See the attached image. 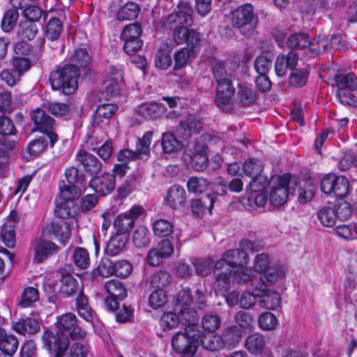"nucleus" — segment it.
I'll return each instance as SVG.
<instances>
[{"label": "nucleus", "instance_id": "f704fd0d", "mask_svg": "<svg viewBox=\"0 0 357 357\" xmlns=\"http://www.w3.org/2000/svg\"><path fill=\"white\" fill-rule=\"evenodd\" d=\"M252 287V292L250 291H245L242 294L239 300V305L242 308L250 309L256 303V298H259V296L264 292L263 286H258L256 284L251 285Z\"/></svg>", "mask_w": 357, "mask_h": 357}, {"label": "nucleus", "instance_id": "a878e982", "mask_svg": "<svg viewBox=\"0 0 357 357\" xmlns=\"http://www.w3.org/2000/svg\"><path fill=\"white\" fill-rule=\"evenodd\" d=\"M186 192L185 189L178 185L172 186L166 197V202L173 209H178L185 203Z\"/></svg>", "mask_w": 357, "mask_h": 357}, {"label": "nucleus", "instance_id": "49530a36", "mask_svg": "<svg viewBox=\"0 0 357 357\" xmlns=\"http://www.w3.org/2000/svg\"><path fill=\"white\" fill-rule=\"evenodd\" d=\"M38 33V28L32 21H24L20 23L17 35L22 40H33Z\"/></svg>", "mask_w": 357, "mask_h": 357}, {"label": "nucleus", "instance_id": "9d476101", "mask_svg": "<svg viewBox=\"0 0 357 357\" xmlns=\"http://www.w3.org/2000/svg\"><path fill=\"white\" fill-rule=\"evenodd\" d=\"M42 340L43 347L50 353H54L55 354L54 357H61L70 345L69 338L57 331L56 333L50 330L45 331L43 335Z\"/></svg>", "mask_w": 357, "mask_h": 357}, {"label": "nucleus", "instance_id": "09e8293b", "mask_svg": "<svg viewBox=\"0 0 357 357\" xmlns=\"http://www.w3.org/2000/svg\"><path fill=\"white\" fill-rule=\"evenodd\" d=\"M65 175L68 183L78 185L84 190L86 189L85 175L77 167L67 168L65 171Z\"/></svg>", "mask_w": 357, "mask_h": 357}, {"label": "nucleus", "instance_id": "58836bf2", "mask_svg": "<svg viewBox=\"0 0 357 357\" xmlns=\"http://www.w3.org/2000/svg\"><path fill=\"white\" fill-rule=\"evenodd\" d=\"M140 11L138 4L134 2H128L122 6L116 14V17L120 21L132 20L137 17Z\"/></svg>", "mask_w": 357, "mask_h": 357}, {"label": "nucleus", "instance_id": "9b49d317", "mask_svg": "<svg viewBox=\"0 0 357 357\" xmlns=\"http://www.w3.org/2000/svg\"><path fill=\"white\" fill-rule=\"evenodd\" d=\"M239 338L240 335L235 334L232 329H228L225 331L222 337L214 334V333H203L201 331L199 344L206 350L216 351L222 348L223 341L230 342L231 340L232 342H237Z\"/></svg>", "mask_w": 357, "mask_h": 357}, {"label": "nucleus", "instance_id": "864d4df0", "mask_svg": "<svg viewBox=\"0 0 357 357\" xmlns=\"http://www.w3.org/2000/svg\"><path fill=\"white\" fill-rule=\"evenodd\" d=\"M287 45L290 49H305L309 45V35L305 33H293L288 37Z\"/></svg>", "mask_w": 357, "mask_h": 357}, {"label": "nucleus", "instance_id": "2f4dec72", "mask_svg": "<svg viewBox=\"0 0 357 357\" xmlns=\"http://www.w3.org/2000/svg\"><path fill=\"white\" fill-rule=\"evenodd\" d=\"M162 153L172 155L181 151L183 146L181 141L178 140L171 132L162 133L161 137Z\"/></svg>", "mask_w": 357, "mask_h": 357}, {"label": "nucleus", "instance_id": "680f3d73", "mask_svg": "<svg viewBox=\"0 0 357 357\" xmlns=\"http://www.w3.org/2000/svg\"><path fill=\"white\" fill-rule=\"evenodd\" d=\"M190 57H192V53L189 50V48L182 47L179 50L174 52V60L175 70H180L184 68Z\"/></svg>", "mask_w": 357, "mask_h": 357}, {"label": "nucleus", "instance_id": "20e7f679", "mask_svg": "<svg viewBox=\"0 0 357 357\" xmlns=\"http://www.w3.org/2000/svg\"><path fill=\"white\" fill-rule=\"evenodd\" d=\"M231 21L233 26L243 36L249 37L254 33L259 19L254 13L253 6L250 3H245L232 12Z\"/></svg>", "mask_w": 357, "mask_h": 357}, {"label": "nucleus", "instance_id": "f03ea898", "mask_svg": "<svg viewBox=\"0 0 357 357\" xmlns=\"http://www.w3.org/2000/svg\"><path fill=\"white\" fill-rule=\"evenodd\" d=\"M79 76L80 70L78 66L66 64L50 73V81L54 90H59L63 94L70 95L77 89V79Z\"/></svg>", "mask_w": 357, "mask_h": 357}, {"label": "nucleus", "instance_id": "e433bc0d", "mask_svg": "<svg viewBox=\"0 0 357 357\" xmlns=\"http://www.w3.org/2000/svg\"><path fill=\"white\" fill-rule=\"evenodd\" d=\"M60 198L63 201L74 202L81 195L82 189L81 187L74 184H66L64 181L59 183Z\"/></svg>", "mask_w": 357, "mask_h": 357}, {"label": "nucleus", "instance_id": "79ce46f5", "mask_svg": "<svg viewBox=\"0 0 357 357\" xmlns=\"http://www.w3.org/2000/svg\"><path fill=\"white\" fill-rule=\"evenodd\" d=\"M114 226L116 233L129 235L134 226V222L132 218L126 214V213H121L115 218Z\"/></svg>", "mask_w": 357, "mask_h": 357}, {"label": "nucleus", "instance_id": "aec40b11", "mask_svg": "<svg viewBox=\"0 0 357 357\" xmlns=\"http://www.w3.org/2000/svg\"><path fill=\"white\" fill-rule=\"evenodd\" d=\"M259 278H252L251 275L250 285L263 286L264 292L268 286L275 284L280 278L284 276V273L280 268L271 266L263 271Z\"/></svg>", "mask_w": 357, "mask_h": 357}, {"label": "nucleus", "instance_id": "cd10ccee", "mask_svg": "<svg viewBox=\"0 0 357 357\" xmlns=\"http://www.w3.org/2000/svg\"><path fill=\"white\" fill-rule=\"evenodd\" d=\"M245 349L253 355H261L265 351L266 341L265 337L259 333L249 335L245 340Z\"/></svg>", "mask_w": 357, "mask_h": 357}, {"label": "nucleus", "instance_id": "2eb2a0df", "mask_svg": "<svg viewBox=\"0 0 357 357\" xmlns=\"http://www.w3.org/2000/svg\"><path fill=\"white\" fill-rule=\"evenodd\" d=\"M20 219V215L13 211L0 228L1 240L9 248H14L15 245V228Z\"/></svg>", "mask_w": 357, "mask_h": 357}, {"label": "nucleus", "instance_id": "4468645a", "mask_svg": "<svg viewBox=\"0 0 357 357\" xmlns=\"http://www.w3.org/2000/svg\"><path fill=\"white\" fill-rule=\"evenodd\" d=\"M206 147L201 144L196 143L193 149L185 150L183 158L185 161L188 158L191 167L197 172H202L206 169L208 159L206 153Z\"/></svg>", "mask_w": 357, "mask_h": 357}, {"label": "nucleus", "instance_id": "774afa93", "mask_svg": "<svg viewBox=\"0 0 357 357\" xmlns=\"http://www.w3.org/2000/svg\"><path fill=\"white\" fill-rule=\"evenodd\" d=\"M173 226L170 222L164 219L156 220L153 223V230L155 236L165 237L172 233Z\"/></svg>", "mask_w": 357, "mask_h": 357}, {"label": "nucleus", "instance_id": "b1692460", "mask_svg": "<svg viewBox=\"0 0 357 357\" xmlns=\"http://www.w3.org/2000/svg\"><path fill=\"white\" fill-rule=\"evenodd\" d=\"M165 105L158 102H144L138 106L137 112L146 119H159L165 113Z\"/></svg>", "mask_w": 357, "mask_h": 357}, {"label": "nucleus", "instance_id": "6e6d98bb", "mask_svg": "<svg viewBox=\"0 0 357 357\" xmlns=\"http://www.w3.org/2000/svg\"><path fill=\"white\" fill-rule=\"evenodd\" d=\"M172 281L171 275L165 271L155 272L151 279V284L155 289H164Z\"/></svg>", "mask_w": 357, "mask_h": 357}, {"label": "nucleus", "instance_id": "f3484780", "mask_svg": "<svg viewBox=\"0 0 357 357\" xmlns=\"http://www.w3.org/2000/svg\"><path fill=\"white\" fill-rule=\"evenodd\" d=\"M89 185L96 193L102 196H106L115 188V175L110 173H104L100 176H94L90 180Z\"/></svg>", "mask_w": 357, "mask_h": 357}, {"label": "nucleus", "instance_id": "7c9ffc66", "mask_svg": "<svg viewBox=\"0 0 357 357\" xmlns=\"http://www.w3.org/2000/svg\"><path fill=\"white\" fill-rule=\"evenodd\" d=\"M58 246L54 243L47 240H40L38 242L34 255V261L40 263L48 257L56 254Z\"/></svg>", "mask_w": 357, "mask_h": 357}, {"label": "nucleus", "instance_id": "c03bdc74", "mask_svg": "<svg viewBox=\"0 0 357 357\" xmlns=\"http://www.w3.org/2000/svg\"><path fill=\"white\" fill-rule=\"evenodd\" d=\"M273 55L271 52H264L255 61V68L258 74L268 73L272 66Z\"/></svg>", "mask_w": 357, "mask_h": 357}, {"label": "nucleus", "instance_id": "39448f33", "mask_svg": "<svg viewBox=\"0 0 357 357\" xmlns=\"http://www.w3.org/2000/svg\"><path fill=\"white\" fill-rule=\"evenodd\" d=\"M192 14L193 10L190 4L186 1H181L178 5V11L168 15L163 23L164 26L172 29L174 34L176 31L192 25Z\"/></svg>", "mask_w": 357, "mask_h": 357}, {"label": "nucleus", "instance_id": "4be33fe9", "mask_svg": "<svg viewBox=\"0 0 357 357\" xmlns=\"http://www.w3.org/2000/svg\"><path fill=\"white\" fill-rule=\"evenodd\" d=\"M13 329L20 335H33L40 329V321L35 317H26L13 322Z\"/></svg>", "mask_w": 357, "mask_h": 357}, {"label": "nucleus", "instance_id": "6e6552de", "mask_svg": "<svg viewBox=\"0 0 357 357\" xmlns=\"http://www.w3.org/2000/svg\"><path fill=\"white\" fill-rule=\"evenodd\" d=\"M320 185L324 193L337 198H343L349 193V181L343 176L328 174L322 178Z\"/></svg>", "mask_w": 357, "mask_h": 357}, {"label": "nucleus", "instance_id": "338daca9", "mask_svg": "<svg viewBox=\"0 0 357 357\" xmlns=\"http://www.w3.org/2000/svg\"><path fill=\"white\" fill-rule=\"evenodd\" d=\"M50 142L48 135H43L29 142L27 146V152L31 155H36L41 153Z\"/></svg>", "mask_w": 357, "mask_h": 357}, {"label": "nucleus", "instance_id": "72a5a7b5", "mask_svg": "<svg viewBox=\"0 0 357 357\" xmlns=\"http://www.w3.org/2000/svg\"><path fill=\"white\" fill-rule=\"evenodd\" d=\"M119 107L115 104L107 103L98 106L93 114V125L98 126L104 119H109L118 110Z\"/></svg>", "mask_w": 357, "mask_h": 357}, {"label": "nucleus", "instance_id": "0e129e2a", "mask_svg": "<svg viewBox=\"0 0 357 357\" xmlns=\"http://www.w3.org/2000/svg\"><path fill=\"white\" fill-rule=\"evenodd\" d=\"M202 327L210 333H215L221 324V319L215 313L206 314L202 318Z\"/></svg>", "mask_w": 357, "mask_h": 357}, {"label": "nucleus", "instance_id": "0eeeda50", "mask_svg": "<svg viewBox=\"0 0 357 357\" xmlns=\"http://www.w3.org/2000/svg\"><path fill=\"white\" fill-rule=\"evenodd\" d=\"M55 326L59 333L72 340H81L86 335V332L78 325L77 318L73 312L57 317Z\"/></svg>", "mask_w": 357, "mask_h": 357}, {"label": "nucleus", "instance_id": "e2e57ef3", "mask_svg": "<svg viewBox=\"0 0 357 357\" xmlns=\"http://www.w3.org/2000/svg\"><path fill=\"white\" fill-rule=\"evenodd\" d=\"M16 135L0 134V155L6 156L16 146Z\"/></svg>", "mask_w": 357, "mask_h": 357}, {"label": "nucleus", "instance_id": "603ef678", "mask_svg": "<svg viewBox=\"0 0 357 357\" xmlns=\"http://www.w3.org/2000/svg\"><path fill=\"white\" fill-rule=\"evenodd\" d=\"M320 222L325 227H331L335 225L337 215L335 208L332 207H324L317 213Z\"/></svg>", "mask_w": 357, "mask_h": 357}, {"label": "nucleus", "instance_id": "8fccbe9b", "mask_svg": "<svg viewBox=\"0 0 357 357\" xmlns=\"http://www.w3.org/2000/svg\"><path fill=\"white\" fill-rule=\"evenodd\" d=\"M291 70L289 77V84L294 87H302L305 85L309 76V72L307 68H294Z\"/></svg>", "mask_w": 357, "mask_h": 357}, {"label": "nucleus", "instance_id": "de8ad7c7", "mask_svg": "<svg viewBox=\"0 0 357 357\" xmlns=\"http://www.w3.org/2000/svg\"><path fill=\"white\" fill-rule=\"evenodd\" d=\"M132 241L137 248L146 247L151 242V233L144 226H139L134 231Z\"/></svg>", "mask_w": 357, "mask_h": 357}, {"label": "nucleus", "instance_id": "5fc2aeb1", "mask_svg": "<svg viewBox=\"0 0 357 357\" xmlns=\"http://www.w3.org/2000/svg\"><path fill=\"white\" fill-rule=\"evenodd\" d=\"M328 45V40L325 38V37L319 36L312 41L309 38V45L306 48L309 50L310 56L314 57L324 53Z\"/></svg>", "mask_w": 357, "mask_h": 357}, {"label": "nucleus", "instance_id": "dca6fc26", "mask_svg": "<svg viewBox=\"0 0 357 357\" xmlns=\"http://www.w3.org/2000/svg\"><path fill=\"white\" fill-rule=\"evenodd\" d=\"M235 270L227 266L224 260H218L215 266L213 273L215 276V284L220 291L226 292L230 287L231 278L234 279Z\"/></svg>", "mask_w": 357, "mask_h": 357}, {"label": "nucleus", "instance_id": "1a4fd4ad", "mask_svg": "<svg viewBox=\"0 0 357 357\" xmlns=\"http://www.w3.org/2000/svg\"><path fill=\"white\" fill-rule=\"evenodd\" d=\"M173 40L177 45L187 44L185 48H189L192 58L197 56L202 46V38L199 32L194 29H181L172 34Z\"/></svg>", "mask_w": 357, "mask_h": 357}, {"label": "nucleus", "instance_id": "f8f14e48", "mask_svg": "<svg viewBox=\"0 0 357 357\" xmlns=\"http://www.w3.org/2000/svg\"><path fill=\"white\" fill-rule=\"evenodd\" d=\"M31 119L37 129L48 135L51 147H52L59 139L58 135L52 131L55 123L54 119L41 108H37L31 113Z\"/></svg>", "mask_w": 357, "mask_h": 357}, {"label": "nucleus", "instance_id": "4d7b16f0", "mask_svg": "<svg viewBox=\"0 0 357 357\" xmlns=\"http://www.w3.org/2000/svg\"><path fill=\"white\" fill-rule=\"evenodd\" d=\"M62 29L61 21L56 17L52 18L46 26L45 36L49 40H56L59 38Z\"/></svg>", "mask_w": 357, "mask_h": 357}, {"label": "nucleus", "instance_id": "052dcab7", "mask_svg": "<svg viewBox=\"0 0 357 357\" xmlns=\"http://www.w3.org/2000/svg\"><path fill=\"white\" fill-rule=\"evenodd\" d=\"M73 262L80 269L87 268L90 265L88 251L84 248H77L73 253Z\"/></svg>", "mask_w": 357, "mask_h": 357}, {"label": "nucleus", "instance_id": "473e14b6", "mask_svg": "<svg viewBox=\"0 0 357 357\" xmlns=\"http://www.w3.org/2000/svg\"><path fill=\"white\" fill-rule=\"evenodd\" d=\"M129 235L115 233L107 243L105 252L107 255L114 257L120 254L126 247Z\"/></svg>", "mask_w": 357, "mask_h": 357}, {"label": "nucleus", "instance_id": "bb28decb", "mask_svg": "<svg viewBox=\"0 0 357 357\" xmlns=\"http://www.w3.org/2000/svg\"><path fill=\"white\" fill-rule=\"evenodd\" d=\"M153 135V131L146 132L136 142L135 151H133L138 160L146 161L151 155L150 145Z\"/></svg>", "mask_w": 357, "mask_h": 357}, {"label": "nucleus", "instance_id": "69168bd1", "mask_svg": "<svg viewBox=\"0 0 357 357\" xmlns=\"http://www.w3.org/2000/svg\"><path fill=\"white\" fill-rule=\"evenodd\" d=\"M38 299L39 293L38 289L33 287H27L23 291L21 300L18 304L22 307H28Z\"/></svg>", "mask_w": 357, "mask_h": 357}, {"label": "nucleus", "instance_id": "c85d7f7f", "mask_svg": "<svg viewBox=\"0 0 357 357\" xmlns=\"http://www.w3.org/2000/svg\"><path fill=\"white\" fill-rule=\"evenodd\" d=\"M257 100V94L253 89L245 83H239L237 86L236 102L242 107L253 105Z\"/></svg>", "mask_w": 357, "mask_h": 357}, {"label": "nucleus", "instance_id": "f257e3e1", "mask_svg": "<svg viewBox=\"0 0 357 357\" xmlns=\"http://www.w3.org/2000/svg\"><path fill=\"white\" fill-rule=\"evenodd\" d=\"M241 249H231L226 251L222 259L227 266H229L234 271V280L238 283H245L251 279L252 271L246 267L249 261V257L246 251L252 252H259L262 246L258 242H252L248 239H242L239 243Z\"/></svg>", "mask_w": 357, "mask_h": 357}, {"label": "nucleus", "instance_id": "ea45409f", "mask_svg": "<svg viewBox=\"0 0 357 357\" xmlns=\"http://www.w3.org/2000/svg\"><path fill=\"white\" fill-rule=\"evenodd\" d=\"M108 76L114 83L107 86V91L111 94H115L119 91V83L123 82V70L120 67L110 66L108 70Z\"/></svg>", "mask_w": 357, "mask_h": 357}, {"label": "nucleus", "instance_id": "a18cd8bd", "mask_svg": "<svg viewBox=\"0 0 357 357\" xmlns=\"http://www.w3.org/2000/svg\"><path fill=\"white\" fill-rule=\"evenodd\" d=\"M210 185L208 180L204 177L191 176L187 182V188L190 193L202 194Z\"/></svg>", "mask_w": 357, "mask_h": 357}, {"label": "nucleus", "instance_id": "423d86ee", "mask_svg": "<svg viewBox=\"0 0 357 357\" xmlns=\"http://www.w3.org/2000/svg\"><path fill=\"white\" fill-rule=\"evenodd\" d=\"M73 268L71 265L66 264L59 268L56 272V282L59 284V293L65 298L75 296L80 290L78 280L72 275Z\"/></svg>", "mask_w": 357, "mask_h": 357}, {"label": "nucleus", "instance_id": "13d9d810", "mask_svg": "<svg viewBox=\"0 0 357 357\" xmlns=\"http://www.w3.org/2000/svg\"><path fill=\"white\" fill-rule=\"evenodd\" d=\"M298 199L301 204L310 201L314 195L316 187L311 181H305L298 190Z\"/></svg>", "mask_w": 357, "mask_h": 357}, {"label": "nucleus", "instance_id": "393cba45", "mask_svg": "<svg viewBox=\"0 0 357 357\" xmlns=\"http://www.w3.org/2000/svg\"><path fill=\"white\" fill-rule=\"evenodd\" d=\"M75 310L80 317L87 322L93 323L95 312L89 304L88 298L85 296L84 290H80L75 298Z\"/></svg>", "mask_w": 357, "mask_h": 357}, {"label": "nucleus", "instance_id": "bf43d9fd", "mask_svg": "<svg viewBox=\"0 0 357 357\" xmlns=\"http://www.w3.org/2000/svg\"><path fill=\"white\" fill-rule=\"evenodd\" d=\"M168 301L166 291L164 289H155L149 297V305L153 309L162 307Z\"/></svg>", "mask_w": 357, "mask_h": 357}, {"label": "nucleus", "instance_id": "7ed1b4c3", "mask_svg": "<svg viewBox=\"0 0 357 357\" xmlns=\"http://www.w3.org/2000/svg\"><path fill=\"white\" fill-rule=\"evenodd\" d=\"M201 331L197 324H190L184 331L177 332L172 339L173 349L178 354L191 357L199 344Z\"/></svg>", "mask_w": 357, "mask_h": 357}, {"label": "nucleus", "instance_id": "ddd939ff", "mask_svg": "<svg viewBox=\"0 0 357 357\" xmlns=\"http://www.w3.org/2000/svg\"><path fill=\"white\" fill-rule=\"evenodd\" d=\"M235 93V89L231 79H223L217 82L215 104L221 109L229 112L233 107L232 97Z\"/></svg>", "mask_w": 357, "mask_h": 357}, {"label": "nucleus", "instance_id": "4c0bfd02", "mask_svg": "<svg viewBox=\"0 0 357 357\" xmlns=\"http://www.w3.org/2000/svg\"><path fill=\"white\" fill-rule=\"evenodd\" d=\"M259 298V304L261 308L275 310L280 305V296L276 291H269L266 289V291Z\"/></svg>", "mask_w": 357, "mask_h": 357}, {"label": "nucleus", "instance_id": "412c9836", "mask_svg": "<svg viewBox=\"0 0 357 357\" xmlns=\"http://www.w3.org/2000/svg\"><path fill=\"white\" fill-rule=\"evenodd\" d=\"M289 179L283 177L280 179L279 183L271 189L269 201L272 205L279 206L287 202L289 197Z\"/></svg>", "mask_w": 357, "mask_h": 357}, {"label": "nucleus", "instance_id": "5701e85b", "mask_svg": "<svg viewBox=\"0 0 357 357\" xmlns=\"http://www.w3.org/2000/svg\"><path fill=\"white\" fill-rule=\"evenodd\" d=\"M298 62V54L294 51H290L287 55H279L275 62V71L278 77L284 76L287 70H293Z\"/></svg>", "mask_w": 357, "mask_h": 357}, {"label": "nucleus", "instance_id": "c9c22d12", "mask_svg": "<svg viewBox=\"0 0 357 357\" xmlns=\"http://www.w3.org/2000/svg\"><path fill=\"white\" fill-rule=\"evenodd\" d=\"M77 211L78 206L75 202L61 200V202L57 204L54 213L56 217L61 220H64L74 217L77 214Z\"/></svg>", "mask_w": 357, "mask_h": 357}, {"label": "nucleus", "instance_id": "a19ab883", "mask_svg": "<svg viewBox=\"0 0 357 357\" xmlns=\"http://www.w3.org/2000/svg\"><path fill=\"white\" fill-rule=\"evenodd\" d=\"M334 83L333 86H336L338 89H348L354 91L357 88V83L355 75L353 73L337 74L333 77Z\"/></svg>", "mask_w": 357, "mask_h": 357}, {"label": "nucleus", "instance_id": "3c124183", "mask_svg": "<svg viewBox=\"0 0 357 357\" xmlns=\"http://www.w3.org/2000/svg\"><path fill=\"white\" fill-rule=\"evenodd\" d=\"M70 61L76 66L86 68L91 61V56L85 47H78L70 56Z\"/></svg>", "mask_w": 357, "mask_h": 357}, {"label": "nucleus", "instance_id": "c756f323", "mask_svg": "<svg viewBox=\"0 0 357 357\" xmlns=\"http://www.w3.org/2000/svg\"><path fill=\"white\" fill-rule=\"evenodd\" d=\"M215 202V195L208 194L202 198L192 199L191 201V211L197 216L203 215L207 210L211 213Z\"/></svg>", "mask_w": 357, "mask_h": 357}, {"label": "nucleus", "instance_id": "37998d69", "mask_svg": "<svg viewBox=\"0 0 357 357\" xmlns=\"http://www.w3.org/2000/svg\"><path fill=\"white\" fill-rule=\"evenodd\" d=\"M105 289L109 296L122 301L127 297V291L123 284L116 280L107 281L105 285Z\"/></svg>", "mask_w": 357, "mask_h": 357}, {"label": "nucleus", "instance_id": "6ab92c4d", "mask_svg": "<svg viewBox=\"0 0 357 357\" xmlns=\"http://www.w3.org/2000/svg\"><path fill=\"white\" fill-rule=\"evenodd\" d=\"M44 231L47 236L57 238L61 242H65L69 239L71 235L70 225L64 220H53L50 225H47Z\"/></svg>", "mask_w": 357, "mask_h": 357}, {"label": "nucleus", "instance_id": "a211bd4d", "mask_svg": "<svg viewBox=\"0 0 357 357\" xmlns=\"http://www.w3.org/2000/svg\"><path fill=\"white\" fill-rule=\"evenodd\" d=\"M76 159L82 165L84 171L91 176L98 174L102 169V162L85 149L77 151Z\"/></svg>", "mask_w": 357, "mask_h": 357}]
</instances>
